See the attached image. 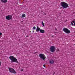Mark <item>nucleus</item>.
<instances>
[{
  "instance_id": "f257e3e1",
  "label": "nucleus",
  "mask_w": 75,
  "mask_h": 75,
  "mask_svg": "<svg viewBox=\"0 0 75 75\" xmlns=\"http://www.w3.org/2000/svg\"><path fill=\"white\" fill-rule=\"evenodd\" d=\"M9 59L11 61V63H13V62L18 63V61H17V59H16V58L15 57L13 56H11L10 57Z\"/></svg>"
},
{
  "instance_id": "f03ea898",
  "label": "nucleus",
  "mask_w": 75,
  "mask_h": 75,
  "mask_svg": "<svg viewBox=\"0 0 75 75\" xmlns=\"http://www.w3.org/2000/svg\"><path fill=\"white\" fill-rule=\"evenodd\" d=\"M61 6L62 7L64 8H66L67 7H69V6L68 4L64 2H62L60 3Z\"/></svg>"
},
{
  "instance_id": "7ed1b4c3",
  "label": "nucleus",
  "mask_w": 75,
  "mask_h": 75,
  "mask_svg": "<svg viewBox=\"0 0 75 75\" xmlns=\"http://www.w3.org/2000/svg\"><path fill=\"white\" fill-rule=\"evenodd\" d=\"M39 57L41 59H43V60L45 59V58H46L45 56L43 54H39Z\"/></svg>"
},
{
  "instance_id": "20e7f679",
  "label": "nucleus",
  "mask_w": 75,
  "mask_h": 75,
  "mask_svg": "<svg viewBox=\"0 0 75 75\" xmlns=\"http://www.w3.org/2000/svg\"><path fill=\"white\" fill-rule=\"evenodd\" d=\"M63 31L64 33H67V34H69L70 33V30L66 28H64L63 30Z\"/></svg>"
},
{
  "instance_id": "39448f33",
  "label": "nucleus",
  "mask_w": 75,
  "mask_h": 75,
  "mask_svg": "<svg viewBox=\"0 0 75 75\" xmlns=\"http://www.w3.org/2000/svg\"><path fill=\"white\" fill-rule=\"evenodd\" d=\"M50 51L52 52H54L55 51V47H54V46H52L50 49Z\"/></svg>"
},
{
  "instance_id": "423d86ee",
  "label": "nucleus",
  "mask_w": 75,
  "mask_h": 75,
  "mask_svg": "<svg viewBox=\"0 0 75 75\" xmlns=\"http://www.w3.org/2000/svg\"><path fill=\"white\" fill-rule=\"evenodd\" d=\"M9 71L11 73H13V74H16V72L14 69L12 68H10L9 69Z\"/></svg>"
},
{
  "instance_id": "0eeeda50",
  "label": "nucleus",
  "mask_w": 75,
  "mask_h": 75,
  "mask_svg": "<svg viewBox=\"0 0 75 75\" xmlns=\"http://www.w3.org/2000/svg\"><path fill=\"white\" fill-rule=\"evenodd\" d=\"M6 19L8 20H11L12 19V15H9L6 17Z\"/></svg>"
},
{
  "instance_id": "6e6552de",
  "label": "nucleus",
  "mask_w": 75,
  "mask_h": 75,
  "mask_svg": "<svg viewBox=\"0 0 75 75\" xmlns=\"http://www.w3.org/2000/svg\"><path fill=\"white\" fill-rule=\"evenodd\" d=\"M50 64H53L54 63V60L52 59H51L49 61Z\"/></svg>"
},
{
  "instance_id": "1a4fd4ad",
  "label": "nucleus",
  "mask_w": 75,
  "mask_h": 75,
  "mask_svg": "<svg viewBox=\"0 0 75 75\" xmlns=\"http://www.w3.org/2000/svg\"><path fill=\"white\" fill-rule=\"evenodd\" d=\"M2 3H6L7 2V0H1Z\"/></svg>"
},
{
  "instance_id": "9d476101",
  "label": "nucleus",
  "mask_w": 75,
  "mask_h": 75,
  "mask_svg": "<svg viewBox=\"0 0 75 75\" xmlns=\"http://www.w3.org/2000/svg\"><path fill=\"white\" fill-rule=\"evenodd\" d=\"M39 31L40 33H45V31L44 30L40 29Z\"/></svg>"
},
{
  "instance_id": "9b49d317",
  "label": "nucleus",
  "mask_w": 75,
  "mask_h": 75,
  "mask_svg": "<svg viewBox=\"0 0 75 75\" xmlns=\"http://www.w3.org/2000/svg\"><path fill=\"white\" fill-rule=\"evenodd\" d=\"M40 28H38V27H37V28H36V32H39V31L40 30Z\"/></svg>"
},
{
  "instance_id": "f8f14e48",
  "label": "nucleus",
  "mask_w": 75,
  "mask_h": 75,
  "mask_svg": "<svg viewBox=\"0 0 75 75\" xmlns=\"http://www.w3.org/2000/svg\"><path fill=\"white\" fill-rule=\"evenodd\" d=\"M22 17H25V14H23L22 15Z\"/></svg>"
},
{
  "instance_id": "ddd939ff",
  "label": "nucleus",
  "mask_w": 75,
  "mask_h": 75,
  "mask_svg": "<svg viewBox=\"0 0 75 75\" xmlns=\"http://www.w3.org/2000/svg\"><path fill=\"white\" fill-rule=\"evenodd\" d=\"M35 28H35V27L34 26V27H33V30H35Z\"/></svg>"
},
{
  "instance_id": "4468645a",
  "label": "nucleus",
  "mask_w": 75,
  "mask_h": 75,
  "mask_svg": "<svg viewBox=\"0 0 75 75\" xmlns=\"http://www.w3.org/2000/svg\"><path fill=\"white\" fill-rule=\"evenodd\" d=\"M42 24L43 26V27H44V26H45L44 23H43V21H42Z\"/></svg>"
},
{
  "instance_id": "2eb2a0df",
  "label": "nucleus",
  "mask_w": 75,
  "mask_h": 75,
  "mask_svg": "<svg viewBox=\"0 0 75 75\" xmlns=\"http://www.w3.org/2000/svg\"><path fill=\"white\" fill-rule=\"evenodd\" d=\"M71 24L72 25H74V24H73V23H72V22H71Z\"/></svg>"
},
{
  "instance_id": "dca6fc26",
  "label": "nucleus",
  "mask_w": 75,
  "mask_h": 75,
  "mask_svg": "<svg viewBox=\"0 0 75 75\" xmlns=\"http://www.w3.org/2000/svg\"><path fill=\"white\" fill-rule=\"evenodd\" d=\"M59 51V49H57L56 50V51Z\"/></svg>"
},
{
  "instance_id": "f3484780",
  "label": "nucleus",
  "mask_w": 75,
  "mask_h": 75,
  "mask_svg": "<svg viewBox=\"0 0 75 75\" xmlns=\"http://www.w3.org/2000/svg\"><path fill=\"white\" fill-rule=\"evenodd\" d=\"M2 35V33L0 32V35Z\"/></svg>"
},
{
  "instance_id": "a211bd4d",
  "label": "nucleus",
  "mask_w": 75,
  "mask_h": 75,
  "mask_svg": "<svg viewBox=\"0 0 75 75\" xmlns=\"http://www.w3.org/2000/svg\"><path fill=\"white\" fill-rule=\"evenodd\" d=\"M72 23H75V21H72Z\"/></svg>"
},
{
  "instance_id": "6ab92c4d",
  "label": "nucleus",
  "mask_w": 75,
  "mask_h": 75,
  "mask_svg": "<svg viewBox=\"0 0 75 75\" xmlns=\"http://www.w3.org/2000/svg\"><path fill=\"white\" fill-rule=\"evenodd\" d=\"M43 67H45V64L43 65Z\"/></svg>"
},
{
  "instance_id": "aec40b11",
  "label": "nucleus",
  "mask_w": 75,
  "mask_h": 75,
  "mask_svg": "<svg viewBox=\"0 0 75 75\" xmlns=\"http://www.w3.org/2000/svg\"><path fill=\"white\" fill-rule=\"evenodd\" d=\"M1 62H0V66H1Z\"/></svg>"
},
{
  "instance_id": "412c9836",
  "label": "nucleus",
  "mask_w": 75,
  "mask_h": 75,
  "mask_svg": "<svg viewBox=\"0 0 75 75\" xmlns=\"http://www.w3.org/2000/svg\"><path fill=\"white\" fill-rule=\"evenodd\" d=\"M74 26H75V23H74Z\"/></svg>"
},
{
  "instance_id": "4be33fe9",
  "label": "nucleus",
  "mask_w": 75,
  "mask_h": 75,
  "mask_svg": "<svg viewBox=\"0 0 75 75\" xmlns=\"http://www.w3.org/2000/svg\"><path fill=\"white\" fill-rule=\"evenodd\" d=\"M23 69H22V70H21V71H23Z\"/></svg>"
},
{
  "instance_id": "5701e85b",
  "label": "nucleus",
  "mask_w": 75,
  "mask_h": 75,
  "mask_svg": "<svg viewBox=\"0 0 75 75\" xmlns=\"http://www.w3.org/2000/svg\"><path fill=\"white\" fill-rule=\"evenodd\" d=\"M26 37H28V35L26 36Z\"/></svg>"
},
{
  "instance_id": "b1692460",
  "label": "nucleus",
  "mask_w": 75,
  "mask_h": 75,
  "mask_svg": "<svg viewBox=\"0 0 75 75\" xmlns=\"http://www.w3.org/2000/svg\"><path fill=\"white\" fill-rule=\"evenodd\" d=\"M53 74H54H54H55V72H54L53 73Z\"/></svg>"
},
{
  "instance_id": "393cba45",
  "label": "nucleus",
  "mask_w": 75,
  "mask_h": 75,
  "mask_svg": "<svg viewBox=\"0 0 75 75\" xmlns=\"http://www.w3.org/2000/svg\"><path fill=\"white\" fill-rule=\"evenodd\" d=\"M54 35H52V37H54Z\"/></svg>"
},
{
  "instance_id": "a878e982",
  "label": "nucleus",
  "mask_w": 75,
  "mask_h": 75,
  "mask_svg": "<svg viewBox=\"0 0 75 75\" xmlns=\"http://www.w3.org/2000/svg\"><path fill=\"white\" fill-rule=\"evenodd\" d=\"M34 30H33V33H34Z\"/></svg>"
},
{
  "instance_id": "bb28decb",
  "label": "nucleus",
  "mask_w": 75,
  "mask_h": 75,
  "mask_svg": "<svg viewBox=\"0 0 75 75\" xmlns=\"http://www.w3.org/2000/svg\"><path fill=\"white\" fill-rule=\"evenodd\" d=\"M55 30H57V29H56Z\"/></svg>"
},
{
  "instance_id": "cd10ccee",
  "label": "nucleus",
  "mask_w": 75,
  "mask_h": 75,
  "mask_svg": "<svg viewBox=\"0 0 75 75\" xmlns=\"http://www.w3.org/2000/svg\"><path fill=\"white\" fill-rule=\"evenodd\" d=\"M55 34L56 33V32L54 33Z\"/></svg>"
}]
</instances>
